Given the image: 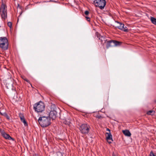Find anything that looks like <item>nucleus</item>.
<instances>
[{"label": "nucleus", "mask_w": 156, "mask_h": 156, "mask_svg": "<svg viewBox=\"0 0 156 156\" xmlns=\"http://www.w3.org/2000/svg\"><path fill=\"white\" fill-rule=\"evenodd\" d=\"M38 121L41 126L43 127H46L51 124L50 119L49 117L41 116Z\"/></svg>", "instance_id": "f257e3e1"}, {"label": "nucleus", "mask_w": 156, "mask_h": 156, "mask_svg": "<svg viewBox=\"0 0 156 156\" xmlns=\"http://www.w3.org/2000/svg\"><path fill=\"white\" fill-rule=\"evenodd\" d=\"M9 43L7 38L6 37H0V48L3 50L8 49Z\"/></svg>", "instance_id": "f03ea898"}, {"label": "nucleus", "mask_w": 156, "mask_h": 156, "mask_svg": "<svg viewBox=\"0 0 156 156\" xmlns=\"http://www.w3.org/2000/svg\"><path fill=\"white\" fill-rule=\"evenodd\" d=\"M45 108V106L44 103L42 101H39L35 104L34 105V109L37 112H41L43 111Z\"/></svg>", "instance_id": "7ed1b4c3"}, {"label": "nucleus", "mask_w": 156, "mask_h": 156, "mask_svg": "<svg viewBox=\"0 0 156 156\" xmlns=\"http://www.w3.org/2000/svg\"><path fill=\"white\" fill-rule=\"evenodd\" d=\"M90 128L89 125L87 124H83L80 126L79 129L82 134H87L89 133Z\"/></svg>", "instance_id": "20e7f679"}, {"label": "nucleus", "mask_w": 156, "mask_h": 156, "mask_svg": "<svg viewBox=\"0 0 156 156\" xmlns=\"http://www.w3.org/2000/svg\"><path fill=\"white\" fill-rule=\"evenodd\" d=\"M106 47L107 48L110 47H114L120 45L122 44V42L115 40H111L107 41L106 43Z\"/></svg>", "instance_id": "39448f33"}, {"label": "nucleus", "mask_w": 156, "mask_h": 156, "mask_svg": "<svg viewBox=\"0 0 156 156\" xmlns=\"http://www.w3.org/2000/svg\"><path fill=\"white\" fill-rule=\"evenodd\" d=\"M0 12L2 19L5 20L7 17V6L3 3L1 5Z\"/></svg>", "instance_id": "423d86ee"}, {"label": "nucleus", "mask_w": 156, "mask_h": 156, "mask_svg": "<svg viewBox=\"0 0 156 156\" xmlns=\"http://www.w3.org/2000/svg\"><path fill=\"white\" fill-rule=\"evenodd\" d=\"M94 2L96 6L99 7L101 9H103L106 5L105 0H95Z\"/></svg>", "instance_id": "0eeeda50"}, {"label": "nucleus", "mask_w": 156, "mask_h": 156, "mask_svg": "<svg viewBox=\"0 0 156 156\" xmlns=\"http://www.w3.org/2000/svg\"><path fill=\"white\" fill-rule=\"evenodd\" d=\"M96 35L100 40L101 44L102 46H104V44L106 43L107 41L106 37L105 36H101V35L98 32L96 33Z\"/></svg>", "instance_id": "6e6552de"}, {"label": "nucleus", "mask_w": 156, "mask_h": 156, "mask_svg": "<svg viewBox=\"0 0 156 156\" xmlns=\"http://www.w3.org/2000/svg\"><path fill=\"white\" fill-rule=\"evenodd\" d=\"M116 22L119 24V26H117L116 27V28H117L118 29L124 32H127L128 31V29L127 27L126 26L124 27V25L123 23L117 21H116Z\"/></svg>", "instance_id": "1a4fd4ad"}, {"label": "nucleus", "mask_w": 156, "mask_h": 156, "mask_svg": "<svg viewBox=\"0 0 156 156\" xmlns=\"http://www.w3.org/2000/svg\"><path fill=\"white\" fill-rule=\"evenodd\" d=\"M2 136L5 139L9 140H12V141L14 140V139L11 137L10 135L6 133L3 130L0 131Z\"/></svg>", "instance_id": "9d476101"}, {"label": "nucleus", "mask_w": 156, "mask_h": 156, "mask_svg": "<svg viewBox=\"0 0 156 156\" xmlns=\"http://www.w3.org/2000/svg\"><path fill=\"white\" fill-rule=\"evenodd\" d=\"M57 112L54 110H51L49 114V117L52 120L55 119L56 117Z\"/></svg>", "instance_id": "9b49d317"}, {"label": "nucleus", "mask_w": 156, "mask_h": 156, "mask_svg": "<svg viewBox=\"0 0 156 156\" xmlns=\"http://www.w3.org/2000/svg\"><path fill=\"white\" fill-rule=\"evenodd\" d=\"M122 132L123 134L126 136H131V133L129 130L127 129L123 130Z\"/></svg>", "instance_id": "f8f14e48"}, {"label": "nucleus", "mask_w": 156, "mask_h": 156, "mask_svg": "<svg viewBox=\"0 0 156 156\" xmlns=\"http://www.w3.org/2000/svg\"><path fill=\"white\" fill-rule=\"evenodd\" d=\"M107 134H108V136L106 137V140L109 143H111V142L108 141V140H112V135L110 133H107Z\"/></svg>", "instance_id": "ddd939ff"}, {"label": "nucleus", "mask_w": 156, "mask_h": 156, "mask_svg": "<svg viewBox=\"0 0 156 156\" xmlns=\"http://www.w3.org/2000/svg\"><path fill=\"white\" fill-rule=\"evenodd\" d=\"M19 117L20 119L21 122H23V121L25 120L23 114L22 113H20L19 114Z\"/></svg>", "instance_id": "4468645a"}, {"label": "nucleus", "mask_w": 156, "mask_h": 156, "mask_svg": "<svg viewBox=\"0 0 156 156\" xmlns=\"http://www.w3.org/2000/svg\"><path fill=\"white\" fill-rule=\"evenodd\" d=\"M151 20L153 24L156 25V18L152 17L151 18Z\"/></svg>", "instance_id": "2eb2a0df"}, {"label": "nucleus", "mask_w": 156, "mask_h": 156, "mask_svg": "<svg viewBox=\"0 0 156 156\" xmlns=\"http://www.w3.org/2000/svg\"><path fill=\"white\" fill-rule=\"evenodd\" d=\"M155 112L153 110H150L147 112V114L148 115H153L154 114Z\"/></svg>", "instance_id": "dca6fc26"}, {"label": "nucleus", "mask_w": 156, "mask_h": 156, "mask_svg": "<svg viewBox=\"0 0 156 156\" xmlns=\"http://www.w3.org/2000/svg\"><path fill=\"white\" fill-rule=\"evenodd\" d=\"M21 77L25 81H26L27 82L30 83V84L31 85V86H32L31 84L30 83V82L29 80H27L26 78H25V77L24 76H21Z\"/></svg>", "instance_id": "f3484780"}, {"label": "nucleus", "mask_w": 156, "mask_h": 156, "mask_svg": "<svg viewBox=\"0 0 156 156\" xmlns=\"http://www.w3.org/2000/svg\"><path fill=\"white\" fill-rule=\"evenodd\" d=\"M8 26L10 28H11L12 27V23L11 22H8L7 23Z\"/></svg>", "instance_id": "a211bd4d"}, {"label": "nucleus", "mask_w": 156, "mask_h": 156, "mask_svg": "<svg viewBox=\"0 0 156 156\" xmlns=\"http://www.w3.org/2000/svg\"><path fill=\"white\" fill-rule=\"evenodd\" d=\"M22 122L23 123L24 125L25 126H28V124L25 120Z\"/></svg>", "instance_id": "6ab92c4d"}, {"label": "nucleus", "mask_w": 156, "mask_h": 156, "mask_svg": "<svg viewBox=\"0 0 156 156\" xmlns=\"http://www.w3.org/2000/svg\"><path fill=\"white\" fill-rule=\"evenodd\" d=\"M150 156H156L153 153V152L151 151L150 152Z\"/></svg>", "instance_id": "aec40b11"}, {"label": "nucleus", "mask_w": 156, "mask_h": 156, "mask_svg": "<svg viewBox=\"0 0 156 156\" xmlns=\"http://www.w3.org/2000/svg\"><path fill=\"white\" fill-rule=\"evenodd\" d=\"M65 123L66 125H69L70 123L69 121H66L65 122H64Z\"/></svg>", "instance_id": "412c9836"}, {"label": "nucleus", "mask_w": 156, "mask_h": 156, "mask_svg": "<svg viewBox=\"0 0 156 156\" xmlns=\"http://www.w3.org/2000/svg\"><path fill=\"white\" fill-rule=\"evenodd\" d=\"M84 14L86 15H87L89 14V12L88 11H86L85 12Z\"/></svg>", "instance_id": "4be33fe9"}, {"label": "nucleus", "mask_w": 156, "mask_h": 156, "mask_svg": "<svg viewBox=\"0 0 156 156\" xmlns=\"http://www.w3.org/2000/svg\"><path fill=\"white\" fill-rule=\"evenodd\" d=\"M86 18V19L88 21H90V19L89 17H87V16H86L85 17Z\"/></svg>", "instance_id": "5701e85b"}, {"label": "nucleus", "mask_w": 156, "mask_h": 156, "mask_svg": "<svg viewBox=\"0 0 156 156\" xmlns=\"http://www.w3.org/2000/svg\"><path fill=\"white\" fill-rule=\"evenodd\" d=\"M96 117L98 118H99V119L101 118V116H100V115H97L96 116Z\"/></svg>", "instance_id": "b1692460"}, {"label": "nucleus", "mask_w": 156, "mask_h": 156, "mask_svg": "<svg viewBox=\"0 0 156 156\" xmlns=\"http://www.w3.org/2000/svg\"><path fill=\"white\" fill-rule=\"evenodd\" d=\"M33 156H41L40 155H39L38 154H34Z\"/></svg>", "instance_id": "393cba45"}, {"label": "nucleus", "mask_w": 156, "mask_h": 156, "mask_svg": "<svg viewBox=\"0 0 156 156\" xmlns=\"http://www.w3.org/2000/svg\"><path fill=\"white\" fill-rule=\"evenodd\" d=\"M107 130H108V131H110V129H107Z\"/></svg>", "instance_id": "a878e982"}]
</instances>
